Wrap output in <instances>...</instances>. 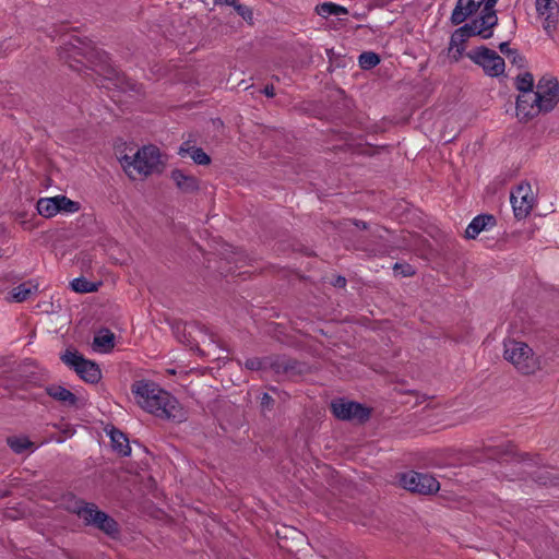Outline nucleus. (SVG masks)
Here are the masks:
<instances>
[{"instance_id":"1","label":"nucleus","mask_w":559,"mask_h":559,"mask_svg":"<svg viewBox=\"0 0 559 559\" xmlns=\"http://www.w3.org/2000/svg\"><path fill=\"white\" fill-rule=\"evenodd\" d=\"M136 403L160 418L178 419L180 408L174 396L152 381L140 380L131 385Z\"/></svg>"},{"instance_id":"2","label":"nucleus","mask_w":559,"mask_h":559,"mask_svg":"<svg viewBox=\"0 0 559 559\" xmlns=\"http://www.w3.org/2000/svg\"><path fill=\"white\" fill-rule=\"evenodd\" d=\"M120 164L131 179L147 177L163 169L159 148L155 145L143 146L133 156L124 155Z\"/></svg>"},{"instance_id":"3","label":"nucleus","mask_w":559,"mask_h":559,"mask_svg":"<svg viewBox=\"0 0 559 559\" xmlns=\"http://www.w3.org/2000/svg\"><path fill=\"white\" fill-rule=\"evenodd\" d=\"M503 357L522 374L530 376L540 369L539 357L526 344L515 340H506Z\"/></svg>"},{"instance_id":"4","label":"nucleus","mask_w":559,"mask_h":559,"mask_svg":"<svg viewBox=\"0 0 559 559\" xmlns=\"http://www.w3.org/2000/svg\"><path fill=\"white\" fill-rule=\"evenodd\" d=\"M60 359L66 366L73 369L83 381L92 384L100 381L99 366L95 361L84 358L76 349H66Z\"/></svg>"},{"instance_id":"5","label":"nucleus","mask_w":559,"mask_h":559,"mask_svg":"<svg viewBox=\"0 0 559 559\" xmlns=\"http://www.w3.org/2000/svg\"><path fill=\"white\" fill-rule=\"evenodd\" d=\"M330 407L334 417L340 420H356L357 423L362 424L366 423L371 415L368 407L358 402L347 401L345 399L333 400Z\"/></svg>"},{"instance_id":"6","label":"nucleus","mask_w":559,"mask_h":559,"mask_svg":"<svg viewBox=\"0 0 559 559\" xmlns=\"http://www.w3.org/2000/svg\"><path fill=\"white\" fill-rule=\"evenodd\" d=\"M400 481L403 488L418 495H432L440 489L439 481L426 473L411 471L403 474Z\"/></svg>"},{"instance_id":"7","label":"nucleus","mask_w":559,"mask_h":559,"mask_svg":"<svg viewBox=\"0 0 559 559\" xmlns=\"http://www.w3.org/2000/svg\"><path fill=\"white\" fill-rule=\"evenodd\" d=\"M471 60L483 68L489 76H499L504 72L506 63L495 50L480 46L467 55Z\"/></svg>"},{"instance_id":"8","label":"nucleus","mask_w":559,"mask_h":559,"mask_svg":"<svg viewBox=\"0 0 559 559\" xmlns=\"http://www.w3.org/2000/svg\"><path fill=\"white\" fill-rule=\"evenodd\" d=\"M510 201L514 216L518 219L525 218L533 210L535 203L531 185L527 182L520 183L515 190L511 192Z\"/></svg>"},{"instance_id":"9","label":"nucleus","mask_w":559,"mask_h":559,"mask_svg":"<svg viewBox=\"0 0 559 559\" xmlns=\"http://www.w3.org/2000/svg\"><path fill=\"white\" fill-rule=\"evenodd\" d=\"M535 93L540 98V106L544 112L551 111L559 103V82L554 76H543L539 79Z\"/></svg>"},{"instance_id":"10","label":"nucleus","mask_w":559,"mask_h":559,"mask_svg":"<svg viewBox=\"0 0 559 559\" xmlns=\"http://www.w3.org/2000/svg\"><path fill=\"white\" fill-rule=\"evenodd\" d=\"M498 0H457L451 14L453 25L463 23L467 17L476 13L484 4V9L495 8Z\"/></svg>"},{"instance_id":"11","label":"nucleus","mask_w":559,"mask_h":559,"mask_svg":"<svg viewBox=\"0 0 559 559\" xmlns=\"http://www.w3.org/2000/svg\"><path fill=\"white\" fill-rule=\"evenodd\" d=\"M539 96L535 91L520 94L516 98V116L521 121H528L544 112Z\"/></svg>"},{"instance_id":"12","label":"nucleus","mask_w":559,"mask_h":559,"mask_svg":"<svg viewBox=\"0 0 559 559\" xmlns=\"http://www.w3.org/2000/svg\"><path fill=\"white\" fill-rule=\"evenodd\" d=\"M537 14L543 17V28L552 37L559 22V4L556 0H536Z\"/></svg>"},{"instance_id":"13","label":"nucleus","mask_w":559,"mask_h":559,"mask_svg":"<svg viewBox=\"0 0 559 559\" xmlns=\"http://www.w3.org/2000/svg\"><path fill=\"white\" fill-rule=\"evenodd\" d=\"M67 510L76 515L85 526H91L100 509L93 502L83 499H73Z\"/></svg>"},{"instance_id":"14","label":"nucleus","mask_w":559,"mask_h":559,"mask_svg":"<svg viewBox=\"0 0 559 559\" xmlns=\"http://www.w3.org/2000/svg\"><path fill=\"white\" fill-rule=\"evenodd\" d=\"M471 23L476 24L475 33L484 39H488L492 36L491 28L497 25L498 17L495 8L488 10L483 9L479 19L473 20Z\"/></svg>"},{"instance_id":"15","label":"nucleus","mask_w":559,"mask_h":559,"mask_svg":"<svg viewBox=\"0 0 559 559\" xmlns=\"http://www.w3.org/2000/svg\"><path fill=\"white\" fill-rule=\"evenodd\" d=\"M91 527H94L110 538H117L120 534V526L118 522L104 511H98Z\"/></svg>"},{"instance_id":"16","label":"nucleus","mask_w":559,"mask_h":559,"mask_svg":"<svg viewBox=\"0 0 559 559\" xmlns=\"http://www.w3.org/2000/svg\"><path fill=\"white\" fill-rule=\"evenodd\" d=\"M170 178L182 193H194L200 189L198 178L181 169L171 170Z\"/></svg>"},{"instance_id":"17","label":"nucleus","mask_w":559,"mask_h":559,"mask_svg":"<svg viewBox=\"0 0 559 559\" xmlns=\"http://www.w3.org/2000/svg\"><path fill=\"white\" fill-rule=\"evenodd\" d=\"M45 391L47 395L63 406L74 407L78 404L79 399L76 395L62 385L49 384L45 388Z\"/></svg>"},{"instance_id":"18","label":"nucleus","mask_w":559,"mask_h":559,"mask_svg":"<svg viewBox=\"0 0 559 559\" xmlns=\"http://www.w3.org/2000/svg\"><path fill=\"white\" fill-rule=\"evenodd\" d=\"M107 79L108 80H115V86L118 87L121 92L128 93L133 92L135 95L143 94V86L142 84L133 81L130 78H127L124 74H119L114 69L107 70Z\"/></svg>"},{"instance_id":"19","label":"nucleus","mask_w":559,"mask_h":559,"mask_svg":"<svg viewBox=\"0 0 559 559\" xmlns=\"http://www.w3.org/2000/svg\"><path fill=\"white\" fill-rule=\"evenodd\" d=\"M476 24L475 23H467L457 29L454 31V33L451 36L450 39V49L456 48V52L459 55L463 51V44L472 36H477L475 33Z\"/></svg>"},{"instance_id":"20","label":"nucleus","mask_w":559,"mask_h":559,"mask_svg":"<svg viewBox=\"0 0 559 559\" xmlns=\"http://www.w3.org/2000/svg\"><path fill=\"white\" fill-rule=\"evenodd\" d=\"M75 43H72V41H69V43H66L64 46H63V51L61 53V58L69 63V67L74 69V70H79V67L73 64L71 62V59L76 57V56H82V57H86L87 56V45L85 43H83L82 40L80 39H76Z\"/></svg>"},{"instance_id":"21","label":"nucleus","mask_w":559,"mask_h":559,"mask_svg":"<svg viewBox=\"0 0 559 559\" xmlns=\"http://www.w3.org/2000/svg\"><path fill=\"white\" fill-rule=\"evenodd\" d=\"M496 224V218L493 215L484 214L478 215L473 218L465 230L466 238L474 239L476 236L486 229L487 226H493Z\"/></svg>"},{"instance_id":"22","label":"nucleus","mask_w":559,"mask_h":559,"mask_svg":"<svg viewBox=\"0 0 559 559\" xmlns=\"http://www.w3.org/2000/svg\"><path fill=\"white\" fill-rule=\"evenodd\" d=\"M37 292L38 284L33 281H27L11 290V300L14 302H23Z\"/></svg>"},{"instance_id":"23","label":"nucleus","mask_w":559,"mask_h":559,"mask_svg":"<svg viewBox=\"0 0 559 559\" xmlns=\"http://www.w3.org/2000/svg\"><path fill=\"white\" fill-rule=\"evenodd\" d=\"M109 436H110L112 449L116 452H118L122 456L130 455L131 448L129 444V440L122 431H120L116 428H112L109 432Z\"/></svg>"},{"instance_id":"24","label":"nucleus","mask_w":559,"mask_h":559,"mask_svg":"<svg viewBox=\"0 0 559 559\" xmlns=\"http://www.w3.org/2000/svg\"><path fill=\"white\" fill-rule=\"evenodd\" d=\"M271 369H273L276 373H296L300 372L299 365L297 360L286 357H277L270 362Z\"/></svg>"},{"instance_id":"25","label":"nucleus","mask_w":559,"mask_h":559,"mask_svg":"<svg viewBox=\"0 0 559 559\" xmlns=\"http://www.w3.org/2000/svg\"><path fill=\"white\" fill-rule=\"evenodd\" d=\"M188 142H185L178 151L180 156H186L187 154L193 159V162L198 165H209L211 163L210 156L200 147H190L188 146Z\"/></svg>"},{"instance_id":"26","label":"nucleus","mask_w":559,"mask_h":559,"mask_svg":"<svg viewBox=\"0 0 559 559\" xmlns=\"http://www.w3.org/2000/svg\"><path fill=\"white\" fill-rule=\"evenodd\" d=\"M57 197L41 198L37 201V211L44 217H52L59 213Z\"/></svg>"},{"instance_id":"27","label":"nucleus","mask_w":559,"mask_h":559,"mask_svg":"<svg viewBox=\"0 0 559 559\" xmlns=\"http://www.w3.org/2000/svg\"><path fill=\"white\" fill-rule=\"evenodd\" d=\"M316 13L323 19H328L331 15L347 14L348 10L340 4L333 2H323L316 7Z\"/></svg>"},{"instance_id":"28","label":"nucleus","mask_w":559,"mask_h":559,"mask_svg":"<svg viewBox=\"0 0 559 559\" xmlns=\"http://www.w3.org/2000/svg\"><path fill=\"white\" fill-rule=\"evenodd\" d=\"M93 346L102 348L104 352H109L115 346V335L109 330H102L93 341Z\"/></svg>"},{"instance_id":"29","label":"nucleus","mask_w":559,"mask_h":559,"mask_svg":"<svg viewBox=\"0 0 559 559\" xmlns=\"http://www.w3.org/2000/svg\"><path fill=\"white\" fill-rule=\"evenodd\" d=\"M7 444L16 453L22 454L33 448L34 443L25 436H11L7 438Z\"/></svg>"},{"instance_id":"30","label":"nucleus","mask_w":559,"mask_h":559,"mask_svg":"<svg viewBox=\"0 0 559 559\" xmlns=\"http://www.w3.org/2000/svg\"><path fill=\"white\" fill-rule=\"evenodd\" d=\"M515 86L520 94L534 91V76L531 72L519 74L515 79Z\"/></svg>"},{"instance_id":"31","label":"nucleus","mask_w":559,"mask_h":559,"mask_svg":"<svg viewBox=\"0 0 559 559\" xmlns=\"http://www.w3.org/2000/svg\"><path fill=\"white\" fill-rule=\"evenodd\" d=\"M99 284L92 283L84 277L74 278L71 287L76 293H92L98 289Z\"/></svg>"},{"instance_id":"32","label":"nucleus","mask_w":559,"mask_h":559,"mask_svg":"<svg viewBox=\"0 0 559 559\" xmlns=\"http://www.w3.org/2000/svg\"><path fill=\"white\" fill-rule=\"evenodd\" d=\"M358 62L361 69L370 70L380 63V57L376 52L365 51L359 56Z\"/></svg>"},{"instance_id":"33","label":"nucleus","mask_w":559,"mask_h":559,"mask_svg":"<svg viewBox=\"0 0 559 559\" xmlns=\"http://www.w3.org/2000/svg\"><path fill=\"white\" fill-rule=\"evenodd\" d=\"M488 451H489V456L495 457V459H502L504 456L516 455L514 445L511 443L490 448V449H488Z\"/></svg>"},{"instance_id":"34","label":"nucleus","mask_w":559,"mask_h":559,"mask_svg":"<svg viewBox=\"0 0 559 559\" xmlns=\"http://www.w3.org/2000/svg\"><path fill=\"white\" fill-rule=\"evenodd\" d=\"M59 212L75 213L80 210L79 202L72 201L66 195H57Z\"/></svg>"},{"instance_id":"35","label":"nucleus","mask_w":559,"mask_h":559,"mask_svg":"<svg viewBox=\"0 0 559 559\" xmlns=\"http://www.w3.org/2000/svg\"><path fill=\"white\" fill-rule=\"evenodd\" d=\"M534 480L544 486H556L559 485L557 477H554L548 471H542L535 475Z\"/></svg>"},{"instance_id":"36","label":"nucleus","mask_w":559,"mask_h":559,"mask_svg":"<svg viewBox=\"0 0 559 559\" xmlns=\"http://www.w3.org/2000/svg\"><path fill=\"white\" fill-rule=\"evenodd\" d=\"M230 7H234V9L236 10V12L245 20V21H252L253 19V13L252 11L246 7V5H242L240 3H238L237 0H235V4H231Z\"/></svg>"},{"instance_id":"37","label":"nucleus","mask_w":559,"mask_h":559,"mask_svg":"<svg viewBox=\"0 0 559 559\" xmlns=\"http://www.w3.org/2000/svg\"><path fill=\"white\" fill-rule=\"evenodd\" d=\"M393 270L405 277L413 276L415 274L414 267L408 263H395Z\"/></svg>"},{"instance_id":"38","label":"nucleus","mask_w":559,"mask_h":559,"mask_svg":"<svg viewBox=\"0 0 559 559\" xmlns=\"http://www.w3.org/2000/svg\"><path fill=\"white\" fill-rule=\"evenodd\" d=\"M512 64L523 68L525 66V58L516 49L511 52V57L508 58Z\"/></svg>"},{"instance_id":"39","label":"nucleus","mask_w":559,"mask_h":559,"mask_svg":"<svg viewBox=\"0 0 559 559\" xmlns=\"http://www.w3.org/2000/svg\"><path fill=\"white\" fill-rule=\"evenodd\" d=\"M245 366L249 370H260L264 368V361L259 358H249L246 360Z\"/></svg>"},{"instance_id":"40","label":"nucleus","mask_w":559,"mask_h":559,"mask_svg":"<svg viewBox=\"0 0 559 559\" xmlns=\"http://www.w3.org/2000/svg\"><path fill=\"white\" fill-rule=\"evenodd\" d=\"M273 403H274L273 397L267 393H263V395L261 397V405L263 407L270 408L273 405Z\"/></svg>"},{"instance_id":"41","label":"nucleus","mask_w":559,"mask_h":559,"mask_svg":"<svg viewBox=\"0 0 559 559\" xmlns=\"http://www.w3.org/2000/svg\"><path fill=\"white\" fill-rule=\"evenodd\" d=\"M499 50L501 51V53H503L507 58H510L511 57V52L514 50L512 48L509 47V43L508 41H503L499 45Z\"/></svg>"},{"instance_id":"42","label":"nucleus","mask_w":559,"mask_h":559,"mask_svg":"<svg viewBox=\"0 0 559 559\" xmlns=\"http://www.w3.org/2000/svg\"><path fill=\"white\" fill-rule=\"evenodd\" d=\"M262 93L266 96V97H274L275 96V90H274V86L273 85H266Z\"/></svg>"},{"instance_id":"43","label":"nucleus","mask_w":559,"mask_h":559,"mask_svg":"<svg viewBox=\"0 0 559 559\" xmlns=\"http://www.w3.org/2000/svg\"><path fill=\"white\" fill-rule=\"evenodd\" d=\"M336 287H345L346 285V278L343 276H337L333 283Z\"/></svg>"},{"instance_id":"44","label":"nucleus","mask_w":559,"mask_h":559,"mask_svg":"<svg viewBox=\"0 0 559 559\" xmlns=\"http://www.w3.org/2000/svg\"><path fill=\"white\" fill-rule=\"evenodd\" d=\"M352 223L358 227V228H361V229H367L368 228V225L366 222H362V221H359V219H353Z\"/></svg>"},{"instance_id":"45","label":"nucleus","mask_w":559,"mask_h":559,"mask_svg":"<svg viewBox=\"0 0 559 559\" xmlns=\"http://www.w3.org/2000/svg\"><path fill=\"white\" fill-rule=\"evenodd\" d=\"M216 4L231 5L235 4V0H215Z\"/></svg>"},{"instance_id":"46","label":"nucleus","mask_w":559,"mask_h":559,"mask_svg":"<svg viewBox=\"0 0 559 559\" xmlns=\"http://www.w3.org/2000/svg\"><path fill=\"white\" fill-rule=\"evenodd\" d=\"M519 457H520V461H523V462L526 461V460L533 461V459L527 453L520 454Z\"/></svg>"},{"instance_id":"47","label":"nucleus","mask_w":559,"mask_h":559,"mask_svg":"<svg viewBox=\"0 0 559 559\" xmlns=\"http://www.w3.org/2000/svg\"><path fill=\"white\" fill-rule=\"evenodd\" d=\"M380 230H381L380 228H377L374 231H372V235L376 236V237H382L380 235Z\"/></svg>"}]
</instances>
